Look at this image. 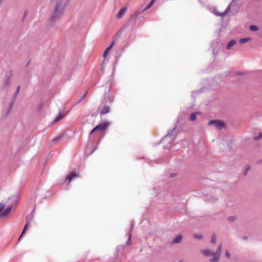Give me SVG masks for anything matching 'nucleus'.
<instances>
[{"mask_svg": "<svg viewBox=\"0 0 262 262\" xmlns=\"http://www.w3.org/2000/svg\"><path fill=\"white\" fill-rule=\"evenodd\" d=\"M111 50V47H107L104 51L102 56L103 57H105L107 56L108 52Z\"/></svg>", "mask_w": 262, "mask_h": 262, "instance_id": "393cba45", "label": "nucleus"}, {"mask_svg": "<svg viewBox=\"0 0 262 262\" xmlns=\"http://www.w3.org/2000/svg\"><path fill=\"white\" fill-rule=\"evenodd\" d=\"M132 231V228L130 230V233L128 235V238L127 240L126 241V244L128 246L130 245L131 244V238H132V233L131 232Z\"/></svg>", "mask_w": 262, "mask_h": 262, "instance_id": "b1692460", "label": "nucleus"}, {"mask_svg": "<svg viewBox=\"0 0 262 262\" xmlns=\"http://www.w3.org/2000/svg\"><path fill=\"white\" fill-rule=\"evenodd\" d=\"M127 11V8L123 7L122 8L120 11H119L117 15V17L118 18H121L123 17V16L125 14Z\"/></svg>", "mask_w": 262, "mask_h": 262, "instance_id": "4468645a", "label": "nucleus"}, {"mask_svg": "<svg viewBox=\"0 0 262 262\" xmlns=\"http://www.w3.org/2000/svg\"><path fill=\"white\" fill-rule=\"evenodd\" d=\"M257 163L258 164L262 163V158H261V159L259 160L257 162Z\"/></svg>", "mask_w": 262, "mask_h": 262, "instance_id": "4c0bfd02", "label": "nucleus"}, {"mask_svg": "<svg viewBox=\"0 0 262 262\" xmlns=\"http://www.w3.org/2000/svg\"><path fill=\"white\" fill-rule=\"evenodd\" d=\"M237 217L236 216H229L228 217V221L229 222H233L236 220Z\"/></svg>", "mask_w": 262, "mask_h": 262, "instance_id": "bb28decb", "label": "nucleus"}, {"mask_svg": "<svg viewBox=\"0 0 262 262\" xmlns=\"http://www.w3.org/2000/svg\"><path fill=\"white\" fill-rule=\"evenodd\" d=\"M216 236L215 233H213L211 236V239L210 242L212 244H215L216 243Z\"/></svg>", "mask_w": 262, "mask_h": 262, "instance_id": "c85d7f7f", "label": "nucleus"}, {"mask_svg": "<svg viewBox=\"0 0 262 262\" xmlns=\"http://www.w3.org/2000/svg\"><path fill=\"white\" fill-rule=\"evenodd\" d=\"M193 237L195 239L201 240L203 238V236L202 235L194 233L193 235Z\"/></svg>", "mask_w": 262, "mask_h": 262, "instance_id": "cd10ccee", "label": "nucleus"}, {"mask_svg": "<svg viewBox=\"0 0 262 262\" xmlns=\"http://www.w3.org/2000/svg\"><path fill=\"white\" fill-rule=\"evenodd\" d=\"M11 82V81L10 77H7L6 78V79H5V80L4 81V85L8 87L10 85Z\"/></svg>", "mask_w": 262, "mask_h": 262, "instance_id": "aec40b11", "label": "nucleus"}, {"mask_svg": "<svg viewBox=\"0 0 262 262\" xmlns=\"http://www.w3.org/2000/svg\"><path fill=\"white\" fill-rule=\"evenodd\" d=\"M225 256L228 259H229L230 258V254L228 250L226 251Z\"/></svg>", "mask_w": 262, "mask_h": 262, "instance_id": "72a5a7b5", "label": "nucleus"}, {"mask_svg": "<svg viewBox=\"0 0 262 262\" xmlns=\"http://www.w3.org/2000/svg\"><path fill=\"white\" fill-rule=\"evenodd\" d=\"M236 43V41L235 40H231L230 41L226 46V49L227 50H230L231 48L235 45Z\"/></svg>", "mask_w": 262, "mask_h": 262, "instance_id": "f3484780", "label": "nucleus"}, {"mask_svg": "<svg viewBox=\"0 0 262 262\" xmlns=\"http://www.w3.org/2000/svg\"><path fill=\"white\" fill-rule=\"evenodd\" d=\"M88 94V91H86L85 92V93L84 94V95L83 96H82L80 99L79 100L77 101V103H79L80 102H81L82 101H83L84 98H85L86 95Z\"/></svg>", "mask_w": 262, "mask_h": 262, "instance_id": "473e14b6", "label": "nucleus"}, {"mask_svg": "<svg viewBox=\"0 0 262 262\" xmlns=\"http://www.w3.org/2000/svg\"><path fill=\"white\" fill-rule=\"evenodd\" d=\"M78 175L76 171L71 172L66 177V180H68L70 183L73 179L77 177Z\"/></svg>", "mask_w": 262, "mask_h": 262, "instance_id": "9b49d317", "label": "nucleus"}, {"mask_svg": "<svg viewBox=\"0 0 262 262\" xmlns=\"http://www.w3.org/2000/svg\"><path fill=\"white\" fill-rule=\"evenodd\" d=\"M249 29L252 31H256L258 30V28L255 25H250L249 26Z\"/></svg>", "mask_w": 262, "mask_h": 262, "instance_id": "a878e982", "label": "nucleus"}, {"mask_svg": "<svg viewBox=\"0 0 262 262\" xmlns=\"http://www.w3.org/2000/svg\"><path fill=\"white\" fill-rule=\"evenodd\" d=\"M176 176V173H171L169 174V177L171 178H173Z\"/></svg>", "mask_w": 262, "mask_h": 262, "instance_id": "e433bc0d", "label": "nucleus"}, {"mask_svg": "<svg viewBox=\"0 0 262 262\" xmlns=\"http://www.w3.org/2000/svg\"><path fill=\"white\" fill-rule=\"evenodd\" d=\"M198 113V112L192 113L190 115V120L191 121H195L196 119V115Z\"/></svg>", "mask_w": 262, "mask_h": 262, "instance_id": "5701e85b", "label": "nucleus"}, {"mask_svg": "<svg viewBox=\"0 0 262 262\" xmlns=\"http://www.w3.org/2000/svg\"><path fill=\"white\" fill-rule=\"evenodd\" d=\"M20 89V86H18L16 89V91H15V93L13 95L12 100H11V101L10 102V103L9 104V106L7 111L6 116H8L9 115V114L11 113V112L13 107L14 104L15 103V99L17 98V96L19 93Z\"/></svg>", "mask_w": 262, "mask_h": 262, "instance_id": "39448f33", "label": "nucleus"}, {"mask_svg": "<svg viewBox=\"0 0 262 262\" xmlns=\"http://www.w3.org/2000/svg\"><path fill=\"white\" fill-rule=\"evenodd\" d=\"M13 207V204H10L9 206H8L7 208L4 210V211L2 213L0 217L3 218L7 217L9 215L10 212L11 211Z\"/></svg>", "mask_w": 262, "mask_h": 262, "instance_id": "1a4fd4ad", "label": "nucleus"}, {"mask_svg": "<svg viewBox=\"0 0 262 262\" xmlns=\"http://www.w3.org/2000/svg\"><path fill=\"white\" fill-rule=\"evenodd\" d=\"M96 147H94L93 151L92 152V153L95 150Z\"/></svg>", "mask_w": 262, "mask_h": 262, "instance_id": "ea45409f", "label": "nucleus"}, {"mask_svg": "<svg viewBox=\"0 0 262 262\" xmlns=\"http://www.w3.org/2000/svg\"><path fill=\"white\" fill-rule=\"evenodd\" d=\"M182 239V236L181 235H179L178 236H177L174 238H173V243L178 244L181 242Z\"/></svg>", "mask_w": 262, "mask_h": 262, "instance_id": "a211bd4d", "label": "nucleus"}, {"mask_svg": "<svg viewBox=\"0 0 262 262\" xmlns=\"http://www.w3.org/2000/svg\"><path fill=\"white\" fill-rule=\"evenodd\" d=\"M208 125H214L219 130H221L225 126L224 122L219 120H211L208 122Z\"/></svg>", "mask_w": 262, "mask_h": 262, "instance_id": "423d86ee", "label": "nucleus"}, {"mask_svg": "<svg viewBox=\"0 0 262 262\" xmlns=\"http://www.w3.org/2000/svg\"><path fill=\"white\" fill-rule=\"evenodd\" d=\"M250 39L251 38L250 37L242 38L239 39V42L241 44H244L249 41Z\"/></svg>", "mask_w": 262, "mask_h": 262, "instance_id": "4be33fe9", "label": "nucleus"}, {"mask_svg": "<svg viewBox=\"0 0 262 262\" xmlns=\"http://www.w3.org/2000/svg\"><path fill=\"white\" fill-rule=\"evenodd\" d=\"M222 245L220 244L215 252L209 249H204L201 250V253L205 256L208 257L213 256V257L210 259V262H218L220 258L222 252Z\"/></svg>", "mask_w": 262, "mask_h": 262, "instance_id": "f03ea898", "label": "nucleus"}, {"mask_svg": "<svg viewBox=\"0 0 262 262\" xmlns=\"http://www.w3.org/2000/svg\"><path fill=\"white\" fill-rule=\"evenodd\" d=\"M64 116V114L60 112L58 115L54 119V123H57L59 122L63 118Z\"/></svg>", "mask_w": 262, "mask_h": 262, "instance_id": "dca6fc26", "label": "nucleus"}, {"mask_svg": "<svg viewBox=\"0 0 262 262\" xmlns=\"http://www.w3.org/2000/svg\"><path fill=\"white\" fill-rule=\"evenodd\" d=\"M19 200V195L18 193H15V194L12 195L9 198L8 202L10 204H13V206L16 204Z\"/></svg>", "mask_w": 262, "mask_h": 262, "instance_id": "6e6552de", "label": "nucleus"}, {"mask_svg": "<svg viewBox=\"0 0 262 262\" xmlns=\"http://www.w3.org/2000/svg\"><path fill=\"white\" fill-rule=\"evenodd\" d=\"M70 1L51 0L50 2L54 4V6L50 19V23H54L61 18Z\"/></svg>", "mask_w": 262, "mask_h": 262, "instance_id": "f257e3e1", "label": "nucleus"}, {"mask_svg": "<svg viewBox=\"0 0 262 262\" xmlns=\"http://www.w3.org/2000/svg\"><path fill=\"white\" fill-rule=\"evenodd\" d=\"M110 112V107L107 105H104L103 107L102 110L100 112V116H102Z\"/></svg>", "mask_w": 262, "mask_h": 262, "instance_id": "f8f14e48", "label": "nucleus"}, {"mask_svg": "<svg viewBox=\"0 0 262 262\" xmlns=\"http://www.w3.org/2000/svg\"><path fill=\"white\" fill-rule=\"evenodd\" d=\"M242 238L244 240H247L248 239V237L247 236H244L242 237Z\"/></svg>", "mask_w": 262, "mask_h": 262, "instance_id": "58836bf2", "label": "nucleus"}, {"mask_svg": "<svg viewBox=\"0 0 262 262\" xmlns=\"http://www.w3.org/2000/svg\"><path fill=\"white\" fill-rule=\"evenodd\" d=\"M29 62H30V61H29V62H28L27 65H28V64H29Z\"/></svg>", "mask_w": 262, "mask_h": 262, "instance_id": "79ce46f5", "label": "nucleus"}, {"mask_svg": "<svg viewBox=\"0 0 262 262\" xmlns=\"http://www.w3.org/2000/svg\"><path fill=\"white\" fill-rule=\"evenodd\" d=\"M155 0H151L149 4L141 11L143 12L144 11H146V10L149 9L154 4Z\"/></svg>", "mask_w": 262, "mask_h": 262, "instance_id": "6ab92c4d", "label": "nucleus"}, {"mask_svg": "<svg viewBox=\"0 0 262 262\" xmlns=\"http://www.w3.org/2000/svg\"><path fill=\"white\" fill-rule=\"evenodd\" d=\"M261 139H262V133H259V134L257 136H254L253 137V139L255 141L258 140H259Z\"/></svg>", "mask_w": 262, "mask_h": 262, "instance_id": "7c9ffc66", "label": "nucleus"}, {"mask_svg": "<svg viewBox=\"0 0 262 262\" xmlns=\"http://www.w3.org/2000/svg\"><path fill=\"white\" fill-rule=\"evenodd\" d=\"M142 12H143L141 11V10H139L137 12L134 13L133 14H132V16H130V18L127 22V23L125 24L124 27L127 26L130 24H133V25H134L136 20L138 17V15Z\"/></svg>", "mask_w": 262, "mask_h": 262, "instance_id": "0eeeda50", "label": "nucleus"}, {"mask_svg": "<svg viewBox=\"0 0 262 262\" xmlns=\"http://www.w3.org/2000/svg\"><path fill=\"white\" fill-rule=\"evenodd\" d=\"M63 138V136L62 135H59L58 136L54 138L52 141L53 143H56L57 142H58L59 141H60V140H61Z\"/></svg>", "mask_w": 262, "mask_h": 262, "instance_id": "412c9836", "label": "nucleus"}, {"mask_svg": "<svg viewBox=\"0 0 262 262\" xmlns=\"http://www.w3.org/2000/svg\"><path fill=\"white\" fill-rule=\"evenodd\" d=\"M113 102V99L112 98H111V96H108L107 98V100H106V102L112 103Z\"/></svg>", "mask_w": 262, "mask_h": 262, "instance_id": "f704fd0d", "label": "nucleus"}, {"mask_svg": "<svg viewBox=\"0 0 262 262\" xmlns=\"http://www.w3.org/2000/svg\"><path fill=\"white\" fill-rule=\"evenodd\" d=\"M120 34H121V32H118L115 35L114 38L113 39V40L111 42V45L108 47H111V49L116 44L117 40L118 38L120 37Z\"/></svg>", "mask_w": 262, "mask_h": 262, "instance_id": "ddd939ff", "label": "nucleus"}, {"mask_svg": "<svg viewBox=\"0 0 262 262\" xmlns=\"http://www.w3.org/2000/svg\"><path fill=\"white\" fill-rule=\"evenodd\" d=\"M251 169V167L249 165H247L245 167L244 172V175L245 176L247 175V173L250 171Z\"/></svg>", "mask_w": 262, "mask_h": 262, "instance_id": "c756f323", "label": "nucleus"}, {"mask_svg": "<svg viewBox=\"0 0 262 262\" xmlns=\"http://www.w3.org/2000/svg\"><path fill=\"white\" fill-rule=\"evenodd\" d=\"M28 14V10H26L24 11V14H23V20H24L25 19V18L27 16Z\"/></svg>", "mask_w": 262, "mask_h": 262, "instance_id": "c9c22d12", "label": "nucleus"}, {"mask_svg": "<svg viewBox=\"0 0 262 262\" xmlns=\"http://www.w3.org/2000/svg\"><path fill=\"white\" fill-rule=\"evenodd\" d=\"M176 127H177V126H176L172 129L169 130L168 131V134L166 136H165L164 138H166L168 136L173 137V138H174L176 136Z\"/></svg>", "mask_w": 262, "mask_h": 262, "instance_id": "2eb2a0df", "label": "nucleus"}, {"mask_svg": "<svg viewBox=\"0 0 262 262\" xmlns=\"http://www.w3.org/2000/svg\"><path fill=\"white\" fill-rule=\"evenodd\" d=\"M31 217L30 216H27V222H26V224L25 225V226L23 229V231L21 232V235L19 237V238H18V242H19L22 236H23V235L26 233V232L27 231V230H28V227H29V220H31Z\"/></svg>", "mask_w": 262, "mask_h": 262, "instance_id": "9d476101", "label": "nucleus"}, {"mask_svg": "<svg viewBox=\"0 0 262 262\" xmlns=\"http://www.w3.org/2000/svg\"><path fill=\"white\" fill-rule=\"evenodd\" d=\"M124 246H119L117 247V250L118 252L121 251V252L122 253L123 251H124Z\"/></svg>", "mask_w": 262, "mask_h": 262, "instance_id": "2f4dec72", "label": "nucleus"}, {"mask_svg": "<svg viewBox=\"0 0 262 262\" xmlns=\"http://www.w3.org/2000/svg\"><path fill=\"white\" fill-rule=\"evenodd\" d=\"M3 0H0V3H2L3 2Z\"/></svg>", "mask_w": 262, "mask_h": 262, "instance_id": "a19ab883", "label": "nucleus"}, {"mask_svg": "<svg viewBox=\"0 0 262 262\" xmlns=\"http://www.w3.org/2000/svg\"><path fill=\"white\" fill-rule=\"evenodd\" d=\"M110 123L108 122L105 121L102 123H100L95 126L90 133L89 134V138H91V135L98 131H103L104 132L106 130L109 126Z\"/></svg>", "mask_w": 262, "mask_h": 262, "instance_id": "20e7f679", "label": "nucleus"}, {"mask_svg": "<svg viewBox=\"0 0 262 262\" xmlns=\"http://www.w3.org/2000/svg\"><path fill=\"white\" fill-rule=\"evenodd\" d=\"M238 0H232L231 3L226 8L224 12L221 13L217 11V9H215L213 10V13L217 16H220L222 18L224 17L231 9L232 11H234L235 12L237 13L238 11V8L237 6V2Z\"/></svg>", "mask_w": 262, "mask_h": 262, "instance_id": "7ed1b4c3", "label": "nucleus"}]
</instances>
